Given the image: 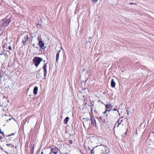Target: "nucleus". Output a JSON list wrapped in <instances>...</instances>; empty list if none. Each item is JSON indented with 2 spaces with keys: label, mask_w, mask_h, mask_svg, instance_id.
<instances>
[{
  "label": "nucleus",
  "mask_w": 154,
  "mask_h": 154,
  "mask_svg": "<svg viewBox=\"0 0 154 154\" xmlns=\"http://www.w3.org/2000/svg\"><path fill=\"white\" fill-rule=\"evenodd\" d=\"M43 60L42 59L38 57H35L32 60L34 65L37 67L41 62Z\"/></svg>",
  "instance_id": "nucleus-1"
},
{
  "label": "nucleus",
  "mask_w": 154,
  "mask_h": 154,
  "mask_svg": "<svg viewBox=\"0 0 154 154\" xmlns=\"http://www.w3.org/2000/svg\"><path fill=\"white\" fill-rule=\"evenodd\" d=\"M51 149V151L49 154L54 153V154H57L58 152V151H60V149L57 147L53 146V147H49Z\"/></svg>",
  "instance_id": "nucleus-2"
},
{
  "label": "nucleus",
  "mask_w": 154,
  "mask_h": 154,
  "mask_svg": "<svg viewBox=\"0 0 154 154\" xmlns=\"http://www.w3.org/2000/svg\"><path fill=\"white\" fill-rule=\"evenodd\" d=\"M2 21H3L2 23V26H3L5 27L8 25L9 23L11 21V20L10 18H9L8 19H5V20H2Z\"/></svg>",
  "instance_id": "nucleus-3"
},
{
  "label": "nucleus",
  "mask_w": 154,
  "mask_h": 154,
  "mask_svg": "<svg viewBox=\"0 0 154 154\" xmlns=\"http://www.w3.org/2000/svg\"><path fill=\"white\" fill-rule=\"evenodd\" d=\"M47 63H46L42 67V68L43 69L44 73V78H45L46 77V75L47 73Z\"/></svg>",
  "instance_id": "nucleus-4"
},
{
  "label": "nucleus",
  "mask_w": 154,
  "mask_h": 154,
  "mask_svg": "<svg viewBox=\"0 0 154 154\" xmlns=\"http://www.w3.org/2000/svg\"><path fill=\"white\" fill-rule=\"evenodd\" d=\"M41 40H39V41L38 45L40 47L41 49H42V50L45 49V47L44 46V43L42 40V38H40Z\"/></svg>",
  "instance_id": "nucleus-5"
},
{
  "label": "nucleus",
  "mask_w": 154,
  "mask_h": 154,
  "mask_svg": "<svg viewBox=\"0 0 154 154\" xmlns=\"http://www.w3.org/2000/svg\"><path fill=\"white\" fill-rule=\"evenodd\" d=\"M90 120L91 121V124L93 126L96 127V122L95 120L94 119V117L93 116H91Z\"/></svg>",
  "instance_id": "nucleus-6"
},
{
  "label": "nucleus",
  "mask_w": 154,
  "mask_h": 154,
  "mask_svg": "<svg viewBox=\"0 0 154 154\" xmlns=\"http://www.w3.org/2000/svg\"><path fill=\"white\" fill-rule=\"evenodd\" d=\"M29 39V38L28 36L26 35L25 36L24 38L22 40V42L23 43V44L24 45H26L27 44L26 41Z\"/></svg>",
  "instance_id": "nucleus-7"
},
{
  "label": "nucleus",
  "mask_w": 154,
  "mask_h": 154,
  "mask_svg": "<svg viewBox=\"0 0 154 154\" xmlns=\"http://www.w3.org/2000/svg\"><path fill=\"white\" fill-rule=\"evenodd\" d=\"M111 85L112 87L114 88L116 85V83L113 79H112L111 82Z\"/></svg>",
  "instance_id": "nucleus-8"
},
{
  "label": "nucleus",
  "mask_w": 154,
  "mask_h": 154,
  "mask_svg": "<svg viewBox=\"0 0 154 154\" xmlns=\"http://www.w3.org/2000/svg\"><path fill=\"white\" fill-rule=\"evenodd\" d=\"M33 91V94L35 95L37 93L38 91V87L36 86H35L34 88Z\"/></svg>",
  "instance_id": "nucleus-9"
},
{
  "label": "nucleus",
  "mask_w": 154,
  "mask_h": 154,
  "mask_svg": "<svg viewBox=\"0 0 154 154\" xmlns=\"http://www.w3.org/2000/svg\"><path fill=\"white\" fill-rule=\"evenodd\" d=\"M60 51H61V50H60L57 53L56 56V62H57L59 59V56L60 55Z\"/></svg>",
  "instance_id": "nucleus-10"
},
{
  "label": "nucleus",
  "mask_w": 154,
  "mask_h": 154,
  "mask_svg": "<svg viewBox=\"0 0 154 154\" xmlns=\"http://www.w3.org/2000/svg\"><path fill=\"white\" fill-rule=\"evenodd\" d=\"M106 116L104 117H100V119H101L102 122H103L104 123H105L106 122V120L105 119V118H106Z\"/></svg>",
  "instance_id": "nucleus-11"
},
{
  "label": "nucleus",
  "mask_w": 154,
  "mask_h": 154,
  "mask_svg": "<svg viewBox=\"0 0 154 154\" xmlns=\"http://www.w3.org/2000/svg\"><path fill=\"white\" fill-rule=\"evenodd\" d=\"M69 119V118L68 117H66L64 120L63 122L65 124H66Z\"/></svg>",
  "instance_id": "nucleus-12"
},
{
  "label": "nucleus",
  "mask_w": 154,
  "mask_h": 154,
  "mask_svg": "<svg viewBox=\"0 0 154 154\" xmlns=\"http://www.w3.org/2000/svg\"><path fill=\"white\" fill-rule=\"evenodd\" d=\"M82 91L80 92H84L86 93L87 92H88V88H85L84 89H82Z\"/></svg>",
  "instance_id": "nucleus-13"
},
{
  "label": "nucleus",
  "mask_w": 154,
  "mask_h": 154,
  "mask_svg": "<svg viewBox=\"0 0 154 154\" xmlns=\"http://www.w3.org/2000/svg\"><path fill=\"white\" fill-rule=\"evenodd\" d=\"M13 138L12 137H8L6 138V140L8 141V142H9L10 140H13Z\"/></svg>",
  "instance_id": "nucleus-14"
},
{
  "label": "nucleus",
  "mask_w": 154,
  "mask_h": 154,
  "mask_svg": "<svg viewBox=\"0 0 154 154\" xmlns=\"http://www.w3.org/2000/svg\"><path fill=\"white\" fill-rule=\"evenodd\" d=\"M120 119L118 120L116 122V123H118V124L116 126L117 127H118L119 125L121 124V122H119Z\"/></svg>",
  "instance_id": "nucleus-15"
},
{
  "label": "nucleus",
  "mask_w": 154,
  "mask_h": 154,
  "mask_svg": "<svg viewBox=\"0 0 154 154\" xmlns=\"http://www.w3.org/2000/svg\"><path fill=\"white\" fill-rule=\"evenodd\" d=\"M15 133H11V134H10V135H9L8 136H6V138H7V137H11V136H13L15 134Z\"/></svg>",
  "instance_id": "nucleus-16"
},
{
  "label": "nucleus",
  "mask_w": 154,
  "mask_h": 154,
  "mask_svg": "<svg viewBox=\"0 0 154 154\" xmlns=\"http://www.w3.org/2000/svg\"><path fill=\"white\" fill-rule=\"evenodd\" d=\"M5 51V50H4V49H3V50L2 51L1 53H0V56L1 55H4V54H5V52L4 51Z\"/></svg>",
  "instance_id": "nucleus-17"
},
{
  "label": "nucleus",
  "mask_w": 154,
  "mask_h": 154,
  "mask_svg": "<svg viewBox=\"0 0 154 154\" xmlns=\"http://www.w3.org/2000/svg\"><path fill=\"white\" fill-rule=\"evenodd\" d=\"M110 105L109 104L105 105L106 109H107V108H109L110 106Z\"/></svg>",
  "instance_id": "nucleus-18"
},
{
  "label": "nucleus",
  "mask_w": 154,
  "mask_h": 154,
  "mask_svg": "<svg viewBox=\"0 0 154 154\" xmlns=\"http://www.w3.org/2000/svg\"><path fill=\"white\" fill-rule=\"evenodd\" d=\"M37 27L38 28H39L41 27V24H39V23H38V24L36 25Z\"/></svg>",
  "instance_id": "nucleus-19"
},
{
  "label": "nucleus",
  "mask_w": 154,
  "mask_h": 154,
  "mask_svg": "<svg viewBox=\"0 0 154 154\" xmlns=\"http://www.w3.org/2000/svg\"><path fill=\"white\" fill-rule=\"evenodd\" d=\"M88 79V78H87L85 81H82L81 83H84L85 84Z\"/></svg>",
  "instance_id": "nucleus-20"
},
{
  "label": "nucleus",
  "mask_w": 154,
  "mask_h": 154,
  "mask_svg": "<svg viewBox=\"0 0 154 154\" xmlns=\"http://www.w3.org/2000/svg\"><path fill=\"white\" fill-rule=\"evenodd\" d=\"M91 153L93 154H94V148H93L92 150H91Z\"/></svg>",
  "instance_id": "nucleus-21"
},
{
  "label": "nucleus",
  "mask_w": 154,
  "mask_h": 154,
  "mask_svg": "<svg viewBox=\"0 0 154 154\" xmlns=\"http://www.w3.org/2000/svg\"><path fill=\"white\" fill-rule=\"evenodd\" d=\"M83 120H85V121H88L89 120V118H84L83 119Z\"/></svg>",
  "instance_id": "nucleus-22"
},
{
  "label": "nucleus",
  "mask_w": 154,
  "mask_h": 154,
  "mask_svg": "<svg viewBox=\"0 0 154 154\" xmlns=\"http://www.w3.org/2000/svg\"><path fill=\"white\" fill-rule=\"evenodd\" d=\"M103 147H104V148L105 149V150L106 151V150L107 149V148H108V147H107L106 146L104 145H103Z\"/></svg>",
  "instance_id": "nucleus-23"
},
{
  "label": "nucleus",
  "mask_w": 154,
  "mask_h": 154,
  "mask_svg": "<svg viewBox=\"0 0 154 154\" xmlns=\"http://www.w3.org/2000/svg\"><path fill=\"white\" fill-rule=\"evenodd\" d=\"M11 119H13L15 120V119L14 118H10V119H9L8 120H7V122H9V121H11Z\"/></svg>",
  "instance_id": "nucleus-24"
},
{
  "label": "nucleus",
  "mask_w": 154,
  "mask_h": 154,
  "mask_svg": "<svg viewBox=\"0 0 154 154\" xmlns=\"http://www.w3.org/2000/svg\"><path fill=\"white\" fill-rule=\"evenodd\" d=\"M33 148H32V149L31 150L30 152V154H33L34 152V151L33 150Z\"/></svg>",
  "instance_id": "nucleus-25"
},
{
  "label": "nucleus",
  "mask_w": 154,
  "mask_h": 154,
  "mask_svg": "<svg viewBox=\"0 0 154 154\" xmlns=\"http://www.w3.org/2000/svg\"><path fill=\"white\" fill-rule=\"evenodd\" d=\"M112 110H113V111H117V112L119 113V115H120L119 111L117 110L116 109H112Z\"/></svg>",
  "instance_id": "nucleus-26"
},
{
  "label": "nucleus",
  "mask_w": 154,
  "mask_h": 154,
  "mask_svg": "<svg viewBox=\"0 0 154 154\" xmlns=\"http://www.w3.org/2000/svg\"><path fill=\"white\" fill-rule=\"evenodd\" d=\"M98 0H91L94 3H96Z\"/></svg>",
  "instance_id": "nucleus-27"
},
{
  "label": "nucleus",
  "mask_w": 154,
  "mask_h": 154,
  "mask_svg": "<svg viewBox=\"0 0 154 154\" xmlns=\"http://www.w3.org/2000/svg\"><path fill=\"white\" fill-rule=\"evenodd\" d=\"M72 141L71 140H69V143L70 144H71L72 143Z\"/></svg>",
  "instance_id": "nucleus-28"
},
{
  "label": "nucleus",
  "mask_w": 154,
  "mask_h": 154,
  "mask_svg": "<svg viewBox=\"0 0 154 154\" xmlns=\"http://www.w3.org/2000/svg\"><path fill=\"white\" fill-rule=\"evenodd\" d=\"M6 145L8 146H10L11 145L12 146V144H11V143L7 144H6Z\"/></svg>",
  "instance_id": "nucleus-29"
},
{
  "label": "nucleus",
  "mask_w": 154,
  "mask_h": 154,
  "mask_svg": "<svg viewBox=\"0 0 154 154\" xmlns=\"http://www.w3.org/2000/svg\"><path fill=\"white\" fill-rule=\"evenodd\" d=\"M40 38H42L41 37H40L39 36H38V37L37 39L39 41V40H41V39H40Z\"/></svg>",
  "instance_id": "nucleus-30"
},
{
  "label": "nucleus",
  "mask_w": 154,
  "mask_h": 154,
  "mask_svg": "<svg viewBox=\"0 0 154 154\" xmlns=\"http://www.w3.org/2000/svg\"><path fill=\"white\" fill-rule=\"evenodd\" d=\"M107 109H106V110L103 112V114H105L107 112Z\"/></svg>",
  "instance_id": "nucleus-31"
},
{
  "label": "nucleus",
  "mask_w": 154,
  "mask_h": 154,
  "mask_svg": "<svg viewBox=\"0 0 154 154\" xmlns=\"http://www.w3.org/2000/svg\"><path fill=\"white\" fill-rule=\"evenodd\" d=\"M0 133L3 135V137L5 136V135L3 132L2 131L1 133Z\"/></svg>",
  "instance_id": "nucleus-32"
},
{
  "label": "nucleus",
  "mask_w": 154,
  "mask_h": 154,
  "mask_svg": "<svg viewBox=\"0 0 154 154\" xmlns=\"http://www.w3.org/2000/svg\"><path fill=\"white\" fill-rule=\"evenodd\" d=\"M8 49L10 50H11L12 49V48L11 46H9L8 47Z\"/></svg>",
  "instance_id": "nucleus-33"
},
{
  "label": "nucleus",
  "mask_w": 154,
  "mask_h": 154,
  "mask_svg": "<svg viewBox=\"0 0 154 154\" xmlns=\"http://www.w3.org/2000/svg\"><path fill=\"white\" fill-rule=\"evenodd\" d=\"M4 55L5 56V57H6V56L7 57H8V55L6 53H5V54H4Z\"/></svg>",
  "instance_id": "nucleus-34"
},
{
  "label": "nucleus",
  "mask_w": 154,
  "mask_h": 154,
  "mask_svg": "<svg viewBox=\"0 0 154 154\" xmlns=\"http://www.w3.org/2000/svg\"><path fill=\"white\" fill-rule=\"evenodd\" d=\"M98 102H100L102 104H103V103L102 101H101V100H99Z\"/></svg>",
  "instance_id": "nucleus-35"
},
{
  "label": "nucleus",
  "mask_w": 154,
  "mask_h": 154,
  "mask_svg": "<svg viewBox=\"0 0 154 154\" xmlns=\"http://www.w3.org/2000/svg\"><path fill=\"white\" fill-rule=\"evenodd\" d=\"M37 45V46H36L35 47V48H38V44Z\"/></svg>",
  "instance_id": "nucleus-36"
},
{
  "label": "nucleus",
  "mask_w": 154,
  "mask_h": 154,
  "mask_svg": "<svg viewBox=\"0 0 154 154\" xmlns=\"http://www.w3.org/2000/svg\"><path fill=\"white\" fill-rule=\"evenodd\" d=\"M33 45V47L34 48H35V44H33V45Z\"/></svg>",
  "instance_id": "nucleus-37"
},
{
  "label": "nucleus",
  "mask_w": 154,
  "mask_h": 154,
  "mask_svg": "<svg viewBox=\"0 0 154 154\" xmlns=\"http://www.w3.org/2000/svg\"><path fill=\"white\" fill-rule=\"evenodd\" d=\"M112 106H111L110 107V108H110V109H112Z\"/></svg>",
  "instance_id": "nucleus-38"
},
{
  "label": "nucleus",
  "mask_w": 154,
  "mask_h": 154,
  "mask_svg": "<svg viewBox=\"0 0 154 154\" xmlns=\"http://www.w3.org/2000/svg\"><path fill=\"white\" fill-rule=\"evenodd\" d=\"M123 119H122V120H121L120 122H121V123L122 122H123Z\"/></svg>",
  "instance_id": "nucleus-39"
},
{
  "label": "nucleus",
  "mask_w": 154,
  "mask_h": 154,
  "mask_svg": "<svg viewBox=\"0 0 154 154\" xmlns=\"http://www.w3.org/2000/svg\"><path fill=\"white\" fill-rule=\"evenodd\" d=\"M129 4H130V5H133L134 4V3H130Z\"/></svg>",
  "instance_id": "nucleus-40"
},
{
  "label": "nucleus",
  "mask_w": 154,
  "mask_h": 154,
  "mask_svg": "<svg viewBox=\"0 0 154 154\" xmlns=\"http://www.w3.org/2000/svg\"><path fill=\"white\" fill-rule=\"evenodd\" d=\"M112 110V109H109V110H108V112H109V111H111V110Z\"/></svg>",
  "instance_id": "nucleus-41"
},
{
  "label": "nucleus",
  "mask_w": 154,
  "mask_h": 154,
  "mask_svg": "<svg viewBox=\"0 0 154 154\" xmlns=\"http://www.w3.org/2000/svg\"><path fill=\"white\" fill-rule=\"evenodd\" d=\"M2 137L1 136H0V140L2 139Z\"/></svg>",
  "instance_id": "nucleus-42"
},
{
  "label": "nucleus",
  "mask_w": 154,
  "mask_h": 154,
  "mask_svg": "<svg viewBox=\"0 0 154 154\" xmlns=\"http://www.w3.org/2000/svg\"><path fill=\"white\" fill-rule=\"evenodd\" d=\"M88 42H89V43H90V42L89 41V42L87 41V42H86V44H87V43H88Z\"/></svg>",
  "instance_id": "nucleus-43"
},
{
  "label": "nucleus",
  "mask_w": 154,
  "mask_h": 154,
  "mask_svg": "<svg viewBox=\"0 0 154 154\" xmlns=\"http://www.w3.org/2000/svg\"><path fill=\"white\" fill-rule=\"evenodd\" d=\"M41 153V154H44L43 152H42Z\"/></svg>",
  "instance_id": "nucleus-44"
},
{
  "label": "nucleus",
  "mask_w": 154,
  "mask_h": 154,
  "mask_svg": "<svg viewBox=\"0 0 154 154\" xmlns=\"http://www.w3.org/2000/svg\"><path fill=\"white\" fill-rule=\"evenodd\" d=\"M1 132H2V131H1V129L0 128V133H1Z\"/></svg>",
  "instance_id": "nucleus-45"
},
{
  "label": "nucleus",
  "mask_w": 154,
  "mask_h": 154,
  "mask_svg": "<svg viewBox=\"0 0 154 154\" xmlns=\"http://www.w3.org/2000/svg\"><path fill=\"white\" fill-rule=\"evenodd\" d=\"M91 111H92V107H91Z\"/></svg>",
  "instance_id": "nucleus-46"
},
{
  "label": "nucleus",
  "mask_w": 154,
  "mask_h": 154,
  "mask_svg": "<svg viewBox=\"0 0 154 154\" xmlns=\"http://www.w3.org/2000/svg\"><path fill=\"white\" fill-rule=\"evenodd\" d=\"M127 114L128 115V111H127Z\"/></svg>",
  "instance_id": "nucleus-47"
},
{
  "label": "nucleus",
  "mask_w": 154,
  "mask_h": 154,
  "mask_svg": "<svg viewBox=\"0 0 154 154\" xmlns=\"http://www.w3.org/2000/svg\"><path fill=\"white\" fill-rule=\"evenodd\" d=\"M116 125H115V126H114V128H115V127L116 126Z\"/></svg>",
  "instance_id": "nucleus-48"
},
{
  "label": "nucleus",
  "mask_w": 154,
  "mask_h": 154,
  "mask_svg": "<svg viewBox=\"0 0 154 154\" xmlns=\"http://www.w3.org/2000/svg\"><path fill=\"white\" fill-rule=\"evenodd\" d=\"M4 45H3V47H2L3 48H4Z\"/></svg>",
  "instance_id": "nucleus-49"
},
{
  "label": "nucleus",
  "mask_w": 154,
  "mask_h": 154,
  "mask_svg": "<svg viewBox=\"0 0 154 154\" xmlns=\"http://www.w3.org/2000/svg\"><path fill=\"white\" fill-rule=\"evenodd\" d=\"M92 38V37H89V38Z\"/></svg>",
  "instance_id": "nucleus-50"
},
{
  "label": "nucleus",
  "mask_w": 154,
  "mask_h": 154,
  "mask_svg": "<svg viewBox=\"0 0 154 154\" xmlns=\"http://www.w3.org/2000/svg\"><path fill=\"white\" fill-rule=\"evenodd\" d=\"M86 72L87 73H88V71H87Z\"/></svg>",
  "instance_id": "nucleus-51"
},
{
  "label": "nucleus",
  "mask_w": 154,
  "mask_h": 154,
  "mask_svg": "<svg viewBox=\"0 0 154 154\" xmlns=\"http://www.w3.org/2000/svg\"><path fill=\"white\" fill-rule=\"evenodd\" d=\"M107 115H108V114H106V116H107Z\"/></svg>",
  "instance_id": "nucleus-52"
},
{
  "label": "nucleus",
  "mask_w": 154,
  "mask_h": 154,
  "mask_svg": "<svg viewBox=\"0 0 154 154\" xmlns=\"http://www.w3.org/2000/svg\"><path fill=\"white\" fill-rule=\"evenodd\" d=\"M88 148H89V149H90V150L91 149L90 148H89V147H88Z\"/></svg>",
  "instance_id": "nucleus-53"
},
{
  "label": "nucleus",
  "mask_w": 154,
  "mask_h": 154,
  "mask_svg": "<svg viewBox=\"0 0 154 154\" xmlns=\"http://www.w3.org/2000/svg\"><path fill=\"white\" fill-rule=\"evenodd\" d=\"M40 70H39V71Z\"/></svg>",
  "instance_id": "nucleus-54"
},
{
  "label": "nucleus",
  "mask_w": 154,
  "mask_h": 154,
  "mask_svg": "<svg viewBox=\"0 0 154 154\" xmlns=\"http://www.w3.org/2000/svg\"><path fill=\"white\" fill-rule=\"evenodd\" d=\"M44 62H45V60H44Z\"/></svg>",
  "instance_id": "nucleus-55"
},
{
  "label": "nucleus",
  "mask_w": 154,
  "mask_h": 154,
  "mask_svg": "<svg viewBox=\"0 0 154 154\" xmlns=\"http://www.w3.org/2000/svg\"><path fill=\"white\" fill-rule=\"evenodd\" d=\"M65 154H67V153H65Z\"/></svg>",
  "instance_id": "nucleus-56"
}]
</instances>
